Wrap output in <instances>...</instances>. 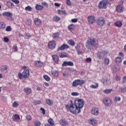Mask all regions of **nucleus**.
Masks as SVG:
<instances>
[{
	"mask_svg": "<svg viewBox=\"0 0 126 126\" xmlns=\"http://www.w3.org/2000/svg\"><path fill=\"white\" fill-rule=\"evenodd\" d=\"M6 25L3 22H0V30H4L5 29V27Z\"/></svg>",
	"mask_w": 126,
	"mask_h": 126,
	"instance_id": "aec40b11",
	"label": "nucleus"
},
{
	"mask_svg": "<svg viewBox=\"0 0 126 126\" xmlns=\"http://www.w3.org/2000/svg\"><path fill=\"white\" fill-rule=\"evenodd\" d=\"M43 78H44V79L45 80H46V81H50L51 80V78H50L48 75H44L43 76Z\"/></svg>",
	"mask_w": 126,
	"mask_h": 126,
	"instance_id": "58836bf2",
	"label": "nucleus"
},
{
	"mask_svg": "<svg viewBox=\"0 0 126 126\" xmlns=\"http://www.w3.org/2000/svg\"><path fill=\"white\" fill-rule=\"evenodd\" d=\"M12 120L14 122H16V121L20 120V116L18 114H15L12 116Z\"/></svg>",
	"mask_w": 126,
	"mask_h": 126,
	"instance_id": "f3484780",
	"label": "nucleus"
},
{
	"mask_svg": "<svg viewBox=\"0 0 126 126\" xmlns=\"http://www.w3.org/2000/svg\"><path fill=\"white\" fill-rule=\"evenodd\" d=\"M108 1L107 0H103L100 1L98 4L99 8L100 9L107 8V4H108Z\"/></svg>",
	"mask_w": 126,
	"mask_h": 126,
	"instance_id": "39448f33",
	"label": "nucleus"
},
{
	"mask_svg": "<svg viewBox=\"0 0 126 126\" xmlns=\"http://www.w3.org/2000/svg\"><path fill=\"white\" fill-rule=\"evenodd\" d=\"M33 105H39V104H41V101L40 100H34L33 102Z\"/></svg>",
	"mask_w": 126,
	"mask_h": 126,
	"instance_id": "49530a36",
	"label": "nucleus"
},
{
	"mask_svg": "<svg viewBox=\"0 0 126 126\" xmlns=\"http://www.w3.org/2000/svg\"><path fill=\"white\" fill-rule=\"evenodd\" d=\"M48 123L52 126H54L55 125V123H54V120H53V119L50 118L48 120Z\"/></svg>",
	"mask_w": 126,
	"mask_h": 126,
	"instance_id": "f704fd0d",
	"label": "nucleus"
},
{
	"mask_svg": "<svg viewBox=\"0 0 126 126\" xmlns=\"http://www.w3.org/2000/svg\"><path fill=\"white\" fill-rule=\"evenodd\" d=\"M0 71L2 73H7L8 70H7V65H3L0 67Z\"/></svg>",
	"mask_w": 126,
	"mask_h": 126,
	"instance_id": "9b49d317",
	"label": "nucleus"
},
{
	"mask_svg": "<svg viewBox=\"0 0 126 126\" xmlns=\"http://www.w3.org/2000/svg\"><path fill=\"white\" fill-rule=\"evenodd\" d=\"M107 81H108V79L107 78L103 79L101 80V82L103 84H105V83H107Z\"/></svg>",
	"mask_w": 126,
	"mask_h": 126,
	"instance_id": "13d9d810",
	"label": "nucleus"
},
{
	"mask_svg": "<svg viewBox=\"0 0 126 126\" xmlns=\"http://www.w3.org/2000/svg\"><path fill=\"white\" fill-rule=\"evenodd\" d=\"M115 25L117 27H122L123 26V23L121 21H117L115 23Z\"/></svg>",
	"mask_w": 126,
	"mask_h": 126,
	"instance_id": "7c9ffc66",
	"label": "nucleus"
},
{
	"mask_svg": "<svg viewBox=\"0 0 126 126\" xmlns=\"http://www.w3.org/2000/svg\"><path fill=\"white\" fill-rule=\"evenodd\" d=\"M120 66L119 65H117L114 67L113 68V70H114V71H120Z\"/></svg>",
	"mask_w": 126,
	"mask_h": 126,
	"instance_id": "c9c22d12",
	"label": "nucleus"
},
{
	"mask_svg": "<svg viewBox=\"0 0 126 126\" xmlns=\"http://www.w3.org/2000/svg\"><path fill=\"white\" fill-rule=\"evenodd\" d=\"M2 15L3 16H7L8 20H10L12 18V14L9 12H4L2 13Z\"/></svg>",
	"mask_w": 126,
	"mask_h": 126,
	"instance_id": "9d476101",
	"label": "nucleus"
},
{
	"mask_svg": "<svg viewBox=\"0 0 126 126\" xmlns=\"http://www.w3.org/2000/svg\"><path fill=\"white\" fill-rule=\"evenodd\" d=\"M11 1L15 3L16 4H18L19 3V0H11Z\"/></svg>",
	"mask_w": 126,
	"mask_h": 126,
	"instance_id": "680f3d73",
	"label": "nucleus"
},
{
	"mask_svg": "<svg viewBox=\"0 0 126 126\" xmlns=\"http://www.w3.org/2000/svg\"><path fill=\"white\" fill-rule=\"evenodd\" d=\"M68 30H70V31H71V30H73V29H74V25L73 24L69 25L68 26Z\"/></svg>",
	"mask_w": 126,
	"mask_h": 126,
	"instance_id": "2f4dec72",
	"label": "nucleus"
},
{
	"mask_svg": "<svg viewBox=\"0 0 126 126\" xmlns=\"http://www.w3.org/2000/svg\"><path fill=\"white\" fill-rule=\"evenodd\" d=\"M60 58H67V55L65 52H63L59 55Z\"/></svg>",
	"mask_w": 126,
	"mask_h": 126,
	"instance_id": "c85d7f7f",
	"label": "nucleus"
},
{
	"mask_svg": "<svg viewBox=\"0 0 126 126\" xmlns=\"http://www.w3.org/2000/svg\"><path fill=\"white\" fill-rule=\"evenodd\" d=\"M75 49H76V50H79V49H80V45L78 44H77V46L75 47Z\"/></svg>",
	"mask_w": 126,
	"mask_h": 126,
	"instance_id": "774afa93",
	"label": "nucleus"
},
{
	"mask_svg": "<svg viewBox=\"0 0 126 126\" xmlns=\"http://www.w3.org/2000/svg\"><path fill=\"white\" fill-rule=\"evenodd\" d=\"M58 12L59 14L60 15H66L67 14L66 13V12H65V10H58Z\"/></svg>",
	"mask_w": 126,
	"mask_h": 126,
	"instance_id": "4be33fe9",
	"label": "nucleus"
},
{
	"mask_svg": "<svg viewBox=\"0 0 126 126\" xmlns=\"http://www.w3.org/2000/svg\"><path fill=\"white\" fill-rule=\"evenodd\" d=\"M52 58L53 59L54 62H55V63H57V62H58L59 61V56H58L57 55H53Z\"/></svg>",
	"mask_w": 126,
	"mask_h": 126,
	"instance_id": "bb28decb",
	"label": "nucleus"
},
{
	"mask_svg": "<svg viewBox=\"0 0 126 126\" xmlns=\"http://www.w3.org/2000/svg\"><path fill=\"white\" fill-rule=\"evenodd\" d=\"M18 106H19V104H18V103H17L15 101L13 103V107H14V108H17Z\"/></svg>",
	"mask_w": 126,
	"mask_h": 126,
	"instance_id": "3c124183",
	"label": "nucleus"
},
{
	"mask_svg": "<svg viewBox=\"0 0 126 126\" xmlns=\"http://www.w3.org/2000/svg\"><path fill=\"white\" fill-rule=\"evenodd\" d=\"M13 49L14 50V52H17V45L15 44L13 47Z\"/></svg>",
	"mask_w": 126,
	"mask_h": 126,
	"instance_id": "4d7b16f0",
	"label": "nucleus"
},
{
	"mask_svg": "<svg viewBox=\"0 0 126 126\" xmlns=\"http://www.w3.org/2000/svg\"><path fill=\"white\" fill-rule=\"evenodd\" d=\"M59 123L61 126H66V125H67V123H66L65 120L63 119H62L61 120H60Z\"/></svg>",
	"mask_w": 126,
	"mask_h": 126,
	"instance_id": "6ab92c4d",
	"label": "nucleus"
},
{
	"mask_svg": "<svg viewBox=\"0 0 126 126\" xmlns=\"http://www.w3.org/2000/svg\"><path fill=\"white\" fill-rule=\"evenodd\" d=\"M46 103L48 105H53V100L51 99H47L46 100Z\"/></svg>",
	"mask_w": 126,
	"mask_h": 126,
	"instance_id": "ea45409f",
	"label": "nucleus"
},
{
	"mask_svg": "<svg viewBox=\"0 0 126 126\" xmlns=\"http://www.w3.org/2000/svg\"><path fill=\"white\" fill-rule=\"evenodd\" d=\"M41 125V122L39 121H35L34 122V126H40Z\"/></svg>",
	"mask_w": 126,
	"mask_h": 126,
	"instance_id": "c03bdc74",
	"label": "nucleus"
},
{
	"mask_svg": "<svg viewBox=\"0 0 126 126\" xmlns=\"http://www.w3.org/2000/svg\"><path fill=\"white\" fill-rule=\"evenodd\" d=\"M112 91H113V89H106L103 91V93H105V94H110Z\"/></svg>",
	"mask_w": 126,
	"mask_h": 126,
	"instance_id": "c756f323",
	"label": "nucleus"
},
{
	"mask_svg": "<svg viewBox=\"0 0 126 126\" xmlns=\"http://www.w3.org/2000/svg\"><path fill=\"white\" fill-rule=\"evenodd\" d=\"M98 86H99V84H98V83H95V86L92 85L90 86V88H93V89H96V88H98Z\"/></svg>",
	"mask_w": 126,
	"mask_h": 126,
	"instance_id": "72a5a7b5",
	"label": "nucleus"
},
{
	"mask_svg": "<svg viewBox=\"0 0 126 126\" xmlns=\"http://www.w3.org/2000/svg\"><path fill=\"white\" fill-rule=\"evenodd\" d=\"M103 103L105 106H110L112 105V101L108 97H106L103 99Z\"/></svg>",
	"mask_w": 126,
	"mask_h": 126,
	"instance_id": "6e6552de",
	"label": "nucleus"
},
{
	"mask_svg": "<svg viewBox=\"0 0 126 126\" xmlns=\"http://www.w3.org/2000/svg\"><path fill=\"white\" fill-rule=\"evenodd\" d=\"M105 19L102 17H98L96 21V23L99 26H104L105 25Z\"/></svg>",
	"mask_w": 126,
	"mask_h": 126,
	"instance_id": "423d86ee",
	"label": "nucleus"
},
{
	"mask_svg": "<svg viewBox=\"0 0 126 126\" xmlns=\"http://www.w3.org/2000/svg\"><path fill=\"white\" fill-rule=\"evenodd\" d=\"M98 46V41L94 38H89L86 43V47L88 50H91L93 47Z\"/></svg>",
	"mask_w": 126,
	"mask_h": 126,
	"instance_id": "f03ea898",
	"label": "nucleus"
},
{
	"mask_svg": "<svg viewBox=\"0 0 126 126\" xmlns=\"http://www.w3.org/2000/svg\"><path fill=\"white\" fill-rule=\"evenodd\" d=\"M33 22L36 26H40V25H41V23H42V21H41V20L38 18H36L34 19Z\"/></svg>",
	"mask_w": 126,
	"mask_h": 126,
	"instance_id": "2eb2a0df",
	"label": "nucleus"
},
{
	"mask_svg": "<svg viewBox=\"0 0 126 126\" xmlns=\"http://www.w3.org/2000/svg\"><path fill=\"white\" fill-rule=\"evenodd\" d=\"M48 47L51 50L55 49L56 48V41H51L49 42L48 43Z\"/></svg>",
	"mask_w": 126,
	"mask_h": 126,
	"instance_id": "ddd939ff",
	"label": "nucleus"
},
{
	"mask_svg": "<svg viewBox=\"0 0 126 126\" xmlns=\"http://www.w3.org/2000/svg\"><path fill=\"white\" fill-rule=\"evenodd\" d=\"M27 121H31L32 120V117L30 115H27L26 117Z\"/></svg>",
	"mask_w": 126,
	"mask_h": 126,
	"instance_id": "5fc2aeb1",
	"label": "nucleus"
},
{
	"mask_svg": "<svg viewBox=\"0 0 126 126\" xmlns=\"http://www.w3.org/2000/svg\"><path fill=\"white\" fill-rule=\"evenodd\" d=\"M68 70H69L71 72H74L75 73L77 72V71H76L75 69H73V68H69Z\"/></svg>",
	"mask_w": 126,
	"mask_h": 126,
	"instance_id": "8fccbe9b",
	"label": "nucleus"
},
{
	"mask_svg": "<svg viewBox=\"0 0 126 126\" xmlns=\"http://www.w3.org/2000/svg\"><path fill=\"white\" fill-rule=\"evenodd\" d=\"M51 73L53 76H55V77H57V76H59V72H58V71H52Z\"/></svg>",
	"mask_w": 126,
	"mask_h": 126,
	"instance_id": "a878e982",
	"label": "nucleus"
},
{
	"mask_svg": "<svg viewBox=\"0 0 126 126\" xmlns=\"http://www.w3.org/2000/svg\"><path fill=\"white\" fill-rule=\"evenodd\" d=\"M68 44L71 46H74V45H75V42L72 40H69L68 41Z\"/></svg>",
	"mask_w": 126,
	"mask_h": 126,
	"instance_id": "473e14b6",
	"label": "nucleus"
},
{
	"mask_svg": "<svg viewBox=\"0 0 126 126\" xmlns=\"http://www.w3.org/2000/svg\"><path fill=\"white\" fill-rule=\"evenodd\" d=\"M66 3L67 5H68V6L71 5V2H70V0H67Z\"/></svg>",
	"mask_w": 126,
	"mask_h": 126,
	"instance_id": "0e129e2a",
	"label": "nucleus"
},
{
	"mask_svg": "<svg viewBox=\"0 0 126 126\" xmlns=\"http://www.w3.org/2000/svg\"><path fill=\"white\" fill-rule=\"evenodd\" d=\"M24 91L26 93H27V94H31L32 91L31 90V89L29 88H25L24 89Z\"/></svg>",
	"mask_w": 126,
	"mask_h": 126,
	"instance_id": "393cba45",
	"label": "nucleus"
},
{
	"mask_svg": "<svg viewBox=\"0 0 126 126\" xmlns=\"http://www.w3.org/2000/svg\"><path fill=\"white\" fill-rule=\"evenodd\" d=\"M107 54H108V51L103 50L101 52H98L96 54V56L98 59H99L100 60H101V59H102V58H104V57H105V56H106Z\"/></svg>",
	"mask_w": 126,
	"mask_h": 126,
	"instance_id": "0eeeda50",
	"label": "nucleus"
},
{
	"mask_svg": "<svg viewBox=\"0 0 126 126\" xmlns=\"http://www.w3.org/2000/svg\"><path fill=\"white\" fill-rule=\"evenodd\" d=\"M31 35H30V33H26V35H25V39H29V38H30V37H31Z\"/></svg>",
	"mask_w": 126,
	"mask_h": 126,
	"instance_id": "864d4df0",
	"label": "nucleus"
},
{
	"mask_svg": "<svg viewBox=\"0 0 126 126\" xmlns=\"http://www.w3.org/2000/svg\"><path fill=\"white\" fill-rule=\"evenodd\" d=\"M91 113L93 115H94L95 116H97V115H99V111H92Z\"/></svg>",
	"mask_w": 126,
	"mask_h": 126,
	"instance_id": "37998d69",
	"label": "nucleus"
},
{
	"mask_svg": "<svg viewBox=\"0 0 126 126\" xmlns=\"http://www.w3.org/2000/svg\"><path fill=\"white\" fill-rule=\"evenodd\" d=\"M123 10H124V7H123V6L121 5H118L116 7V10L117 11H118V12L122 13L123 12V11H124Z\"/></svg>",
	"mask_w": 126,
	"mask_h": 126,
	"instance_id": "a211bd4d",
	"label": "nucleus"
},
{
	"mask_svg": "<svg viewBox=\"0 0 126 126\" xmlns=\"http://www.w3.org/2000/svg\"><path fill=\"white\" fill-rule=\"evenodd\" d=\"M65 49H69V46L67 44H63L60 47H59L57 51H63V50H65Z\"/></svg>",
	"mask_w": 126,
	"mask_h": 126,
	"instance_id": "f8f14e48",
	"label": "nucleus"
},
{
	"mask_svg": "<svg viewBox=\"0 0 126 126\" xmlns=\"http://www.w3.org/2000/svg\"><path fill=\"white\" fill-rule=\"evenodd\" d=\"M54 21H55V22H58V21H60L61 20V18L58 16H55L53 17V18Z\"/></svg>",
	"mask_w": 126,
	"mask_h": 126,
	"instance_id": "cd10ccee",
	"label": "nucleus"
},
{
	"mask_svg": "<svg viewBox=\"0 0 126 126\" xmlns=\"http://www.w3.org/2000/svg\"><path fill=\"white\" fill-rule=\"evenodd\" d=\"M90 124L92 126H96L97 125V121L95 118H91L90 120Z\"/></svg>",
	"mask_w": 126,
	"mask_h": 126,
	"instance_id": "dca6fc26",
	"label": "nucleus"
},
{
	"mask_svg": "<svg viewBox=\"0 0 126 126\" xmlns=\"http://www.w3.org/2000/svg\"><path fill=\"white\" fill-rule=\"evenodd\" d=\"M70 104L66 105L65 108L67 111H73L77 110V111H80V109L83 108L84 106V101L82 99H78V98L75 99V107L73 106V103L72 100H70Z\"/></svg>",
	"mask_w": 126,
	"mask_h": 126,
	"instance_id": "f257e3e1",
	"label": "nucleus"
},
{
	"mask_svg": "<svg viewBox=\"0 0 126 126\" xmlns=\"http://www.w3.org/2000/svg\"><path fill=\"white\" fill-rule=\"evenodd\" d=\"M11 30H12V29H11V27H10V26L6 27V28H5V31H6V32H10Z\"/></svg>",
	"mask_w": 126,
	"mask_h": 126,
	"instance_id": "e433bc0d",
	"label": "nucleus"
},
{
	"mask_svg": "<svg viewBox=\"0 0 126 126\" xmlns=\"http://www.w3.org/2000/svg\"><path fill=\"white\" fill-rule=\"evenodd\" d=\"M115 78L116 80H117V81H118L119 80H121V77L118 76V75H115Z\"/></svg>",
	"mask_w": 126,
	"mask_h": 126,
	"instance_id": "e2e57ef3",
	"label": "nucleus"
},
{
	"mask_svg": "<svg viewBox=\"0 0 126 126\" xmlns=\"http://www.w3.org/2000/svg\"><path fill=\"white\" fill-rule=\"evenodd\" d=\"M73 66V63L72 62H63V63H62V66Z\"/></svg>",
	"mask_w": 126,
	"mask_h": 126,
	"instance_id": "4468645a",
	"label": "nucleus"
},
{
	"mask_svg": "<svg viewBox=\"0 0 126 126\" xmlns=\"http://www.w3.org/2000/svg\"><path fill=\"white\" fill-rule=\"evenodd\" d=\"M7 4H9V7H12V6H13V3L11 2H7Z\"/></svg>",
	"mask_w": 126,
	"mask_h": 126,
	"instance_id": "338daca9",
	"label": "nucleus"
},
{
	"mask_svg": "<svg viewBox=\"0 0 126 126\" xmlns=\"http://www.w3.org/2000/svg\"><path fill=\"white\" fill-rule=\"evenodd\" d=\"M92 61V59L91 58H88L86 59V62H87V63H91Z\"/></svg>",
	"mask_w": 126,
	"mask_h": 126,
	"instance_id": "052dcab7",
	"label": "nucleus"
},
{
	"mask_svg": "<svg viewBox=\"0 0 126 126\" xmlns=\"http://www.w3.org/2000/svg\"><path fill=\"white\" fill-rule=\"evenodd\" d=\"M3 41L5 43H7L9 41V39H8L7 37H5L3 38Z\"/></svg>",
	"mask_w": 126,
	"mask_h": 126,
	"instance_id": "6e6d98bb",
	"label": "nucleus"
},
{
	"mask_svg": "<svg viewBox=\"0 0 126 126\" xmlns=\"http://www.w3.org/2000/svg\"><path fill=\"white\" fill-rule=\"evenodd\" d=\"M27 21H28L27 22V25H28L29 26H30V25H31L32 24V20H31V19H28Z\"/></svg>",
	"mask_w": 126,
	"mask_h": 126,
	"instance_id": "de8ad7c7",
	"label": "nucleus"
},
{
	"mask_svg": "<svg viewBox=\"0 0 126 126\" xmlns=\"http://www.w3.org/2000/svg\"><path fill=\"white\" fill-rule=\"evenodd\" d=\"M34 63L35 65L37 66V67H41L43 65V63L41 61H35Z\"/></svg>",
	"mask_w": 126,
	"mask_h": 126,
	"instance_id": "412c9836",
	"label": "nucleus"
},
{
	"mask_svg": "<svg viewBox=\"0 0 126 126\" xmlns=\"http://www.w3.org/2000/svg\"><path fill=\"white\" fill-rule=\"evenodd\" d=\"M118 101H121V97L119 96H116L114 99V102L116 103V102H118Z\"/></svg>",
	"mask_w": 126,
	"mask_h": 126,
	"instance_id": "a18cd8bd",
	"label": "nucleus"
},
{
	"mask_svg": "<svg viewBox=\"0 0 126 126\" xmlns=\"http://www.w3.org/2000/svg\"><path fill=\"white\" fill-rule=\"evenodd\" d=\"M71 22L73 23H75L77 22V19H71Z\"/></svg>",
	"mask_w": 126,
	"mask_h": 126,
	"instance_id": "69168bd1",
	"label": "nucleus"
},
{
	"mask_svg": "<svg viewBox=\"0 0 126 126\" xmlns=\"http://www.w3.org/2000/svg\"><path fill=\"white\" fill-rule=\"evenodd\" d=\"M88 22H89L90 24H93V23H95L96 22L95 17L92 15L89 16L88 17Z\"/></svg>",
	"mask_w": 126,
	"mask_h": 126,
	"instance_id": "1a4fd4ad",
	"label": "nucleus"
},
{
	"mask_svg": "<svg viewBox=\"0 0 126 126\" xmlns=\"http://www.w3.org/2000/svg\"><path fill=\"white\" fill-rule=\"evenodd\" d=\"M29 74V70L28 69H26L23 71L22 73H18V76L20 79H24V78H28Z\"/></svg>",
	"mask_w": 126,
	"mask_h": 126,
	"instance_id": "7ed1b4c3",
	"label": "nucleus"
},
{
	"mask_svg": "<svg viewBox=\"0 0 126 126\" xmlns=\"http://www.w3.org/2000/svg\"><path fill=\"white\" fill-rule=\"evenodd\" d=\"M52 37L53 39H58V38L60 37V33L55 32V33H53Z\"/></svg>",
	"mask_w": 126,
	"mask_h": 126,
	"instance_id": "5701e85b",
	"label": "nucleus"
},
{
	"mask_svg": "<svg viewBox=\"0 0 126 126\" xmlns=\"http://www.w3.org/2000/svg\"><path fill=\"white\" fill-rule=\"evenodd\" d=\"M71 95L72 96H78V95H79V93L73 92L71 93Z\"/></svg>",
	"mask_w": 126,
	"mask_h": 126,
	"instance_id": "bf43d9fd",
	"label": "nucleus"
},
{
	"mask_svg": "<svg viewBox=\"0 0 126 126\" xmlns=\"http://www.w3.org/2000/svg\"><path fill=\"white\" fill-rule=\"evenodd\" d=\"M70 113L73 114L74 115H77V114H79V113H80V111H70Z\"/></svg>",
	"mask_w": 126,
	"mask_h": 126,
	"instance_id": "09e8293b",
	"label": "nucleus"
},
{
	"mask_svg": "<svg viewBox=\"0 0 126 126\" xmlns=\"http://www.w3.org/2000/svg\"><path fill=\"white\" fill-rule=\"evenodd\" d=\"M104 63L105 64H107V65H108V64H109V63H110V60L108 58H106L104 60Z\"/></svg>",
	"mask_w": 126,
	"mask_h": 126,
	"instance_id": "a19ab883",
	"label": "nucleus"
},
{
	"mask_svg": "<svg viewBox=\"0 0 126 126\" xmlns=\"http://www.w3.org/2000/svg\"><path fill=\"white\" fill-rule=\"evenodd\" d=\"M116 63H122V58L121 57H117L116 60Z\"/></svg>",
	"mask_w": 126,
	"mask_h": 126,
	"instance_id": "79ce46f5",
	"label": "nucleus"
},
{
	"mask_svg": "<svg viewBox=\"0 0 126 126\" xmlns=\"http://www.w3.org/2000/svg\"><path fill=\"white\" fill-rule=\"evenodd\" d=\"M121 90L122 93H124V92H126V87H122L121 89Z\"/></svg>",
	"mask_w": 126,
	"mask_h": 126,
	"instance_id": "603ef678",
	"label": "nucleus"
},
{
	"mask_svg": "<svg viewBox=\"0 0 126 126\" xmlns=\"http://www.w3.org/2000/svg\"><path fill=\"white\" fill-rule=\"evenodd\" d=\"M85 83V81L84 80L77 79L75 80L72 83L73 87H76V86H82Z\"/></svg>",
	"mask_w": 126,
	"mask_h": 126,
	"instance_id": "20e7f679",
	"label": "nucleus"
},
{
	"mask_svg": "<svg viewBox=\"0 0 126 126\" xmlns=\"http://www.w3.org/2000/svg\"><path fill=\"white\" fill-rule=\"evenodd\" d=\"M44 8V7L41 5L36 4L35 6V9L37 10H42Z\"/></svg>",
	"mask_w": 126,
	"mask_h": 126,
	"instance_id": "b1692460",
	"label": "nucleus"
},
{
	"mask_svg": "<svg viewBox=\"0 0 126 126\" xmlns=\"http://www.w3.org/2000/svg\"><path fill=\"white\" fill-rule=\"evenodd\" d=\"M25 9L27 11H32V8L30 6H28L26 7Z\"/></svg>",
	"mask_w": 126,
	"mask_h": 126,
	"instance_id": "4c0bfd02",
	"label": "nucleus"
}]
</instances>
